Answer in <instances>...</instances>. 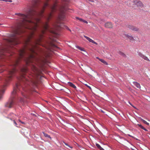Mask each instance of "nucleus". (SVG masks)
<instances>
[{
    "label": "nucleus",
    "mask_w": 150,
    "mask_h": 150,
    "mask_svg": "<svg viewBox=\"0 0 150 150\" xmlns=\"http://www.w3.org/2000/svg\"><path fill=\"white\" fill-rule=\"evenodd\" d=\"M10 119L11 120H12V118H11Z\"/></svg>",
    "instance_id": "f704fd0d"
},
{
    "label": "nucleus",
    "mask_w": 150,
    "mask_h": 150,
    "mask_svg": "<svg viewBox=\"0 0 150 150\" xmlns=\"http://www.w3.org/2000/svg\"><path fill=\"white\" fill-rule=\"evenodd\" d=\"M84 37L86 39L88 40L89 41V42H91L93 44H97V43L96 42H95L93 40H92L91 39L89 38L88 37H87L86 36H84Z\"/></svg>",
    "instance_id": "f8f14e48"
},
{
    "label": "nucleus",
    "mask_w": 150,
    "mask_h": 150,
    "mask_svg": "<svg viewBox=\"0 0 150 150\" xmlns=\"http://www.w3.org/2000/svg\"><path fill=\"white\" fill-rule=\"evenodd\" d=\"M12 115L13 116L15 115H14V114H12Z\"/></svg>",
    "instance_id": "72a5a7b5"
},
{
    "label": "nucleus",
    "mask_w": 150,
    "mask_h": 150,
    "mask_svg": "<svg viewBox=\"0 0 150 150\" xmlns=\"http://www.w3.org/2000/svg\"><path fill=\"white\" fill-rule=\"evenodd\" d=\"M21 94L24 97L27 98H28V96L26 95V94L24 92H21Z\"/></svg>",
    "instance_id": "6ab92c4d"
},
{
    "label": "nucleus",
    "mask_w": 150,
    "mask_h": 150,
    "mask_svg": "<svg viewBox=\"0 0 150 150\" xmlns=\"http://www.w3.org/2000/svg\"><path fill=\"white\" fill-rule=\"evenodd\" d=\"M133 84L136 86L137 88H141V86L139 83H138L137 82L134 81L133 82Z\"/></svg>",
    "instance_id": "ddd939ff"
},
{
    "label": "nucleus",
    "mask_w": 150,
    "mask_h": 150,
    "mask_svg": "<svg viewBox=\"0 0 150 150\" xmlns=\"http://www.w3.org/2000/svg\"><path fill=\"white\" fill-rule=\"evenodd\" d=\"M124 36L125 37L127 38L131 41H134L135 40L134 39L133 37L131 35H129L128 34H125Z\"/></svg>",
    "instance_id": "9b49d317"
},
{
    "label": "nucleus",
    "mask_w": 150,
    "mask_h": 150,
    "mask_svg": "<svg viewBox=\"0 0 150 150\" xmlns=\"http://www.w3.org/2000/svg\"><path fill=\"white\" fill-rule=\"evenodd\" d=\"M13 121L14 123L15 124V125L16 126H17V123L16 122V121H15V120H13Z\"/></svg>",
    "instance_id": "cd10ccee"
},
{
    "label": "nucleus",
    "mask_w": 150,
    "mask_h": 150,
    "mask_svg": "<svg viewBox=\"0 0 150 150\" xmlns=\"http://www.w3.org/2000/svg\"><path fill=\"white\" fill-rule=\"evenodd\" d=\"M8 48H5L4 49L1 50L0 51V59L4 58V56L6 55L5 52H9Z\"/></svg>",
    "instance_id": "0eeeda50"
},
{
    "label": "nucleus",
    "mask_w": 150,
    "mask_h": 150,
    "mask_svg": "<svg viewBox=\"0 0 150 150\" xmlns=\"http://www.w3.org/2000/svg\"><path fill=\"white\" fill-rule=\"evenodd\" d=\"M99 149L100 150H104V149L101 147Z\"/></svg>",
    "instance_id": "7c9ffc66"
},
{
    "label": "nucleus",
    "mask_w": 150,
    "mask_h": 150,
    "mask_svg": "<svg viewBox=\"0 0 150 150\" xmlns=\"http://www.w3.org/2000/svg\"><path fill=\"white\" fill-rule=\"evenodd\" d=\"M127 27L129 29H131L133 31H137L139 30V28L133 25H128Z\"/></svg>",
    "instance_id": "6e6552de"
},
{
    "label": "nucleus",
    "mask_w": 150,
    "mask_h": 150,
    "mask_svg": "<svg viewBox=\"0 0 150 150\" xmlns=\"http://www.w3.org/2000/svg\"><path fill=\"white\" fill-rule=\"evenodd\" d=\"M96 146L99 149L101 147L99 144L97 143L96 144Z\"/></svg>",
    "instance_id": "bb28decb"
},
{
    "label": "nucleus",
    "mask_w": 150,
    "mask_h": 150,
    "mask_svg": "<svg viewBox=\"0 0 150 150\" xmlns=\"http://www.w3.org/2000/svg\"><path fill=\"white\" fill-rule=\"evenodd\" d=\"M31 68L34 75L35 76V78L38 77L41 73V71L39 69L36 67L34 64H32Z\"/></svg>",
    "instance_id": "39448f33"
},
{
    "label": "nucleus",
    "mask_w": 150,
    "mask_h": 150,
    "mask_svg": "<svg viewBox=\"0 0 150 150\" xmlns=\"http://www.w3.org/2000/svg\"><path fill=\"white\" fill-rule=\"evenodd\" d=\"M129 104H130L131 105H132V106L133 107H134V108H136V107H135L133 105H132V104L130 103H129Z\"/></svg>",
    "instance_id": "c756f323"
},
{
    "label": "nucleus",
    "mask_w": 150,
    "mask_h": 150,
    "mask_svg": "<svg viewBox=\"0 0 150 150\" xmlns=\"http://www.w3.org/2000/svg\"><path fill=\"white\" fill-rule=\"evenodd\" d=\"M67 7L68 6L67 4L58 5L57 1H54L53 5H51L50 6V8L51 10V12L46 17V19L48 21H49L52 16L53 13L58 10L60 12V14L59 15V18L60 20H63L65 18L64 13L65 11L68 9Z\"/></svg>",
    "instance_id": "7ed1b4c3"
},
{
    "label": "nucleus",
    "mask_w": 150,
    "mask_h": 150,
    "mask_svg": "<svg viewBox=\"0 0 150 150\" xmlns=\"http://www.w3.org/2000/svg\"><path fill=\"white\" fill-rule=\"evenodd\" d=\"M138 55L140 57H142V58L144 55L141 53H139Z\"/></svg>",
    "instance_id": "393cba45"
},
{
    "label": "nucleus",
    "mask_w": 150,
    "mask_h": 150,
    "mask_svg": "<svg viewBox=\"0 0 150 150\" xmlns=\"http://www.w3.org/2000/svg\"><path fill=\"white\" fill-rule=\"evenodd\" d=\"M76 47L78 48L79 50H81L82 51H84V49L83 48H81L79 46H76Z\"/></svg>",
    "instance_id": "412c9836"
},
{
    "label": "nucleus",
    "mask_w": 150,
    "mask_h": 150,
    "mask_svg": "<svg viewBox=\"0 0 150 150\" xmlns=\"http://www.w3.org/2000/svg\"><path fill=\"white\" fill-rule=\"evenodd\" d=\"M141 121H142V122L144 124H146V125H149V123L147 122L146 121H145V120H144L142 119L141 118Z\"/></svg>",
    "instance_id": "aec40b11"
},
{
    "label": "nucleus",
    "mask_w": 150,
    "mask_h": 150,
    "mask_svg": "<svg viewBox=\"0 0 150 150\" xmlns=\"http://www.w3.org/2000/svg\"><path fill=\"white\" fill-rule=\"evenodd\" d=\"M28 71V68L25 67L20 69V77L18 78L19 80L22 81L23 83H26L27 85L33 86H36L38 82V77H36L33 73L31 74L25 75V73Z\"/></svg>",
    "instance_id": "f03ea898"
},
{
    "label": "nucleus",
    "mask_w": 150,
    "mask_h": 150,
    "mask_svg": "<svg viewBox=\"0 0 150 150\" xmlns=\"http://www.w3.org/2000/svg\"><path fill=\"white\" fill-rule=\"evenodd\" d=\"M133 7H137L139 8H142L144 6L143 3L140 1L138 0H134L133 1Z\"/></svg>",
    "instance_id": "423d86ee"
},
{
    "label": "nucleus",
    "mask_w": 150,
    "mask_h": 150,
    "mask_svg": "<svg viewBox=\"0 0 150 150\" xmlns=\"http://www.w3.org/2000/svg\"><path fill=\"white\" fill-rule=\"evenodd\" d=\"M42 133L43 134L44 136L45 137L51 138L50 136L49 135L47 134L46 133H45V132H42Z\"/></svg>",
    "instance_id": "a211bd4d"
},
{
    "label": "nucleus",
    "mask_w": 150,
    "mask_h": 150,
    "mask_svg": "<svg viewBox=\"0 0 150 150\" xmlns=\"http://www.w3.org/2000/svg\"><path fill=\"white\" fill-rule=\"evenodd\" d=\"M57 26H58L60 28H62V27L61 26V25H57Z\"/></svg>",
    "instance_id": "c85d7f7f"
},
{
    "label": "nucleus",
    "mask_w": 150,
    "mask_h": 150,
    "mask_svg": "<svg viewBox=\"0 0 150 150\" xmlns=\"http://www.w3.org/2000/svg\"><path fill=\"white\" fill-rule=\"evenodd\" d=\"M76 18L77 19L79 20L81 22H83L84 23H87V24L88 23V22L86 21L83 19H82L81 18H79L78 17H76Z\"/></svg>",
    "instance_id": "4468645a"
},
{
    "label": "nucleus",
    "mask_w": 150,
    "mask_h": 150,
    "mask_svg": "<svg viewBox=\"0 0 150 150\" xmlns=\"http://www.w3.org/2000/svg\"><path fill=\"white\" fill-rule=\"evenodd\" d=\"M96 58L97 59H99V60L101 62H102V63H103L104 64H105V65H107L108 64V63L105 61L103 59H100L98 57H97Z\"/></svg>",
    "instance_id": "2eb2a0df"
},
{
    "label": "nucleus",
    "mask_w": 150,
    "mask_h": 150,
    "mask_svg": "<svg viewBox=\"0 0 150 150\" xmlns=\"http://www.w3.org/2000/svg\"><path fill=\"white\" fill-rule=\"evenodd\" d=\"M137 125L140 128H141V129H143V130L145 131H147V130L146 128H145L144 127H143L142 125L139 124H138Z\"/></svg>",
    "instance_id": "f3484780"
},
{
    "label": "nucleus",
    "mask_w": 150,
    "mask_h": 150,
    "mask_svg": "<svg viewBox=\"0 0 150 150\" xmlns=\"http://www.w3.org/2000/svg\"><path fill=\"white\" fill-rule=\"evenodd\" d=\"M18 121L21 123L23 124H24V123L23 122H22L20 120H18Z\"/></svg>",
    "instance_id": "2f4dec72"
},
{
    "label": "nucleus",
    "mask_w": 150,
    "mask_h": 150,
    "mask_svg": "<svg viewBox=\"0 0 150 150\" xmlns=\"http://www.w3.org/2000/svg\"><path fill=\"white\" fill-rule=\"evenodd\" d=\"M88 87H89V88H91L89 86H88Z\"/></svg>",
    "instance_id": "473e14b6"
},
{
    "label": "nucleus",
    "mask_w": 150,
    "mask_h": 150,
    "mask_svg": "<svg viewBox=\"0 0 150 150\" xmlns=\"http://www.w3.org/2000/svg\"><path fill=\"white\" fill-rule=\"evenodd\" d=\"M19 100H20V102H24V99L22 98H20Z\"/></svg>",
    "instance_id": "a878e982"
},
{
    "label": "nucleus",
    "mask_w": 150,
    "mask_h": 150,
    "mask_svg": "<svg viewBox=\"0 0 150 150\" xmlns=\"http://www.w3.org/2000/svg\"><path fill=\"white\" fill-rule=\"evenodd\" d=\"M105 27L108 28H112L113 27L112 24L111 22H107L105 24Z\"/></svg>",
    "instance_id": "1a4fd4ad"
},
{
    "label": "nucleus",
    "mask_w": 150,
    "mask_h": 150,
    "mask_svg": "<svg viewBox=\"0 0 150 150\" xmlns=\"http://www.w3.org/2000/svg\"><path fill=\"white\" fill-rule=\"evenodd\" d=\"M143 58L146 60L149 61V60L148 58L147 57L145 56L144 55Z\"/></svg>",
    "instance_id": "5701e85b"
},
{
    "label": "nucleus",
    "mask_w": 150,
    "mask_h": 150,
    "mask_svg": "<svg viewBox=\"0 0 150 150\" xmlns=\"http://www.w3.org/2000/svg\"><path fill=\"white\" fill-rule=\"evenodd\" d=\"M68 83L69 86L72 87V88H76V86L74 84H73L72 83L70 82H68Z\"/></svg>",
    "instance_id": "dca6fc26"
},
{
    "label": "nucleus",
    "mask_w": 150,
    "mask_h": 150,
    "mask_svg": "<svg viewBox=\"0 0 150 150\" xmlns=\"http://www.w3.org/2000/svg\"><path fill=\"white\" fill-rule=\"evenodd\" d=\"M33 4H34V6H36L39 3L42 1V0H32Z\"/></svg>",
    "instance_id": "9d476101"
},
{
    "label": "nucleus",
    "mask_w": 150,
    "mask_h": 150,
    "mask_svg": "<svg viewBox=\"0 0 150 150\" xmlns=\"http://www.w3.org/2000/svg\"><path fill=\"white\" fill-rule=\"evenodd\" d=\"M0 1H3L5 2H12V1L11 0H0Z\"/></svg>",
    "instance_id": "b1692460"
},
{
    "label": "nucleus",
    "mask_w": 150,
    "mask_h": 150,
    "mask_svg": "<svg viewBox=\"0 0 150 150\" xmlns=\"http://www.w3.org/2000/svg\"><path fill=\"white\" fill-rule=\"evenodd\" d=\"M49 0H44L42 1L44 6L41 11L37 12L34 10H30L27 15L21 13H15L18 15L20 21L14 31V34L11 37L6 40L8 46L15 45L19 43L18 38L16 35L28 32V39L25 41V48L19 50V55L14 62L11 65V68L9 71L8 75H15L16 71V67L18 64L21 59H23L26 62L28 65L32 63L34 60H37L38 62L41 63L42 66L47 61V58L50 56L49 53L44 52L42 58L38 60L35 57L37 54L36 50L38 49L37 45H40L41 42L44 34L48 32L52 34L56 35L57 33L55 30L50 28L47 22L41 23V29L38 33V38L35 39L33 41H31L37 31L39 26L38 23L41 22L40 17L43 16V14L45 8L48 6L47 2Z\"/></svg>",
    "instance_id": "f257e3e1"
},
{
    "label": "nucleus",
    "mask_w": 150,
    "mask_h": 150,
    "mask_svg": "<svg viewBox=\"0 0 150 150\" xmlns=\"http://www.w3.org/2000/svg\"><path fill=\"white\" fill-rule=\"evenodd\" d=\"M26 85H25L24 86H22L21 84L16 83V88H14L13 89V91L12 92V95L11 98L5 104V106L9 108H11L13 106L14 104L15 101L14 96L16 95V93L18 90L21 91L20 90L19 88L20 87H21V89L23 90L24 91H26V89H25V87H26Z\"/></svg>",
    "instance_id": "20e7f679"
},
{
    "label": "nucleus",
    "mask_w": 150,
    "mask_h": 150,
    "mask_svg": "<svg viewBox=\"0 0 150 150\" xmlns=\"http://www.w3.org/2000/svg\"><path fill=\"white\" fill-rule=\"evenodd\" d=\"M64 143L67 146V147H66L67 148H68V147L70 148H72V147L69 145L67 144L65 142H64Z\"/></svg>",
    "instance_id": "4be33fe9"
}]
</instances>
